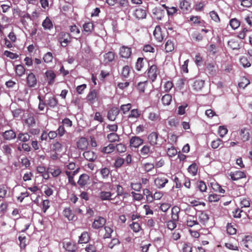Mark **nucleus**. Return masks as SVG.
Instances as JSON below:
<instances>
[{
    "instance_id": "f257e3e1",
    "label": "nucleus",
    "mask_w": 252,
    "mask_h": 252,
    "mask_svg": "<svg viewBox=\"0 0 252 252\" xmlns=\"http://www.w3.org/2000/svg\"><path fill=\"white\" fill-rule=\"evenodd\" d=\"M58 36L59 40L61 45L63 47H66L71 42L70 40V35L68 33L62 32L59 34Z\"/></svg>"
},
{
    "instance_id": "f03ea898",
    "label": "nucleus",
    "mask_w": 252,
    "mask_h": 252,
    "mask_svg": "<svg viewBox=\"0 0 252 252\" xmlns=\"http://www.w3.org/2000/svg\"><path fill=\"white\" fill-rule=\"evenodd\" d=\"M196 216L198 217V221L199 223L203 225H206V224L208 223L209 220V217L208 214L205 211H198Z\"/></svg>"
},
{
    "instance_id": "7ed1b4c3",
    "label": "nucleus",
    "mask_w": 252,
    "mask_h": 252,
    "mask_svg": "<svg viewBox=\"0 0 252 252\" xmlns=\"http://www.w3.org/2000/svg\"><path fill=\"white\" fill-rule=\"evenodd\" d=\"M168 183V179L164 176H158L154 180V184L158 189L163 188Z\"/></svg>"
},
{
    "instance_id": "20e7f679",
    "label": "nucleus",
    "mask_w": 252,
    "mask_h": 252,
    "mask_svg": "<svg viewBox=\"0 0 252 252\" xmlns=\"http://www.w3.org/2000/svg\"><path fill=\"white\" fill-rule=\"evenodd\" d=\"M76 145L79 150L84 151L87 149L89 146V142L86 138L82 137L78 139Z\"/></svg>"
},
{
    "instance_id": "39448f33",
    "label": "nucleus",
    "mask_w": 252,
    "mask_h": 252,
    "mask_svg": "<svg viewBox=\"0 0 252 252\" xmlns=\"http://www.w3.org/2000/svg\"><path fill=\"white\" fill-rule=\"evenodd\" d=\"M113 193L109 191H101L99 193V197L102 201H112L115 199V197L113 198Z\"/></svg>"
},
{
    "instance_id": "423d86ee",
    "label": "nucleus",
    "mask_w": 252,
    "mask_h": 252,
    "mask_svg": "<svg viewBox=\"0 0 252 252\" xmlns=\"http://www.w3.org/2000/svg\"><path fill=\"white\" fill-rule=\"evenodd\" d=\"M106 223V220L101 217H97L92 224V227L94 229L102 227Z\"/></svg>"
},
{
    "instance_id": "0eeeda50",
    "label": "nucleus",
    "mask_w": 252,
    "mask_h": 252,
    "mask_svg": "<svg viewBox=\"0 0 252 252\" xmlns=\"http://www.w3.org/2000/svg\"><path fill=\"white\" fill-rule=\"evenodd\" d=\"M229 176L233 181H237L246 177L245 173L240 170L230 172Z\"/></svg>"
},
{
    "instance_id": "6e6552de",
    "label": "nucleus",
    "mask_w": 252,
    "mask_h": 252,
    "mask_svg": "<svg viewBox=\"0 0 252 252\" xmlns=\"http://www.w3.org/2000/svg\"><path fill=\"white\" fill-rule=\"evenodd\" d=\"M158 75V68L157 66L155 65H152L148 72V75L149 78L154 81L157 78Z\"/></svg>"
},
{
    "instance_id": "1a4fd4ad",
    "label": "nucleus",
    "mask_w": 252,
    "mask_h": 252,
    "mask_svg": "<svg viewBox=\"0 0 252 252\" xmlns=\"http://www.w3.org/2000/svg\"><path fill=\"white\" fill-rule=\"evenodd\" d=\"M120 55L122 58L127 59L131 54V49L127 46H123L120 49Z\"/></svg>"
},
{
    "instance_id": "9d476101",
    "label": "nucleus",
    "mask_w": 252,
    "mask_h": 252,
    "mask_svg": "<svg viewBox=\"0 0 252 252\" xmlns=\"http://www.w3.org/2000/svg\"><path fill=\"white\" fill-rule=\"evenodd\" d=\"M143 143V140L138 136L132 137L129 141L131 147L137 148Z\"/></svg>"
},
{
    "instance_id": "9b49d317",
    "label": "nucleus",
    "mask_w": 252,
    "mask_h": 252,
    "mask_svg": "<svg viewBox=\"0 0 252 252\" xmlns=\"http://www.w3.org/2000/svg\"><path fill=\"white\" fill-rule=\"evenodd\" d=\"M199 224L197 216L188 215L186 219V224L188 227H191Z\"/></svg>"
},
{
    "instance_id": "f8f14e48",
    "label": "nucleus",
    "mask_w": 252,
    "mask_h": 252,
    "mask_svg": "<svg viewBox=\"0 0 252 252\" xmlns=\"http://www.w3.org/2000/svg\"><path fill=\"white\" fill-rule=\"evenodd\" d=\"M45 79L48 81L49 85H52L55 82L56 75L52 70H47L45 72Z\"/></svg>"
},
{
    "instance_id": "ddd939ff",
    "label": "nucleus",
    "mask_w": 252,
    "mask_h": 252,
    "mask_svg": "<svg viewBox=\"0 0 252 252\" xmlns=\"http://www.w3.org/2000/svg\"><path fill=\"white\" fill-rule=\"evenodd\" d=\"M119 112L120 110L118 108L113 107L111 108L108 112V119L111 121H114L116 116L119 114Z\"/></svg>"
},
{
    "instance_id": "4468645a",
    "label": "nucleus",
    "mask_w": 252,
    "mask_h": 252,
    "mask_svg": "<svg viewBox=\"0 0 252 252\" xmlns=\"http://www.w3.org/2000/svg\"><path fill=\"white\" fill-rule=\"evenodd\" d=\"M83 155L86 159L90 161H94L97 158L96 154L92 151H85Z\"/></svg>"
},
{
    "instance_id": "2eb2a0df",
    "label": "nucleus",
    "mask_w": 252,
    "mask_h": 252,
    "mask_svg": "<svg viewBox=\"0 0 252 252\" xmlns=\"http://www.w3.org/2000/svg\"><path fill=\"white\" fill-rule=\"evenodd\" d=\"M153 35L156 39L158 42H161L163 39V36L161 33V28L160 26H157L153 32Z\"/></svg>"
},
{
    "instance_id": "dca6fc26",
    "label": "nucleus",
    "mask_w": 252,
    "mask_h": 252,
    "mask_svg": "<svg viewBox=\"0 0 252 252\" xmlns=\"http://www.w3.org/2000/svg\"><path fill=\"white\" fill-rule=\"evenodd\" d=\"M171 220L178 222L179 220V213L180 212V208L176 206L172 207L171 210Z\"/></svg>"
},
{
    "instance_id": "f3484780",
    "label": "nucleus",
    "mask_w": 252,
    "mask_h": 252,
    "mask_svg": "<svg viewBox=\"0 0 252 252\" xmlns=\"http://www.w3.org/2000/svg\"><path fill=\"white\" fill-rule=\"evenodd\" d=\"M27 80L28 85L30 87H34L37 83L35 76L32 73H31L28 75Z\"/></svg>"
},
{
    "instance_id": "a211bd4d",
    "label": "nucleus",
    "mask_w": 252,
    "mask_h": 252,
    "mask_svg": "<svg viewBox=\"0 0 252 252\" xmlns=\"http://www.w3.org/2000/svg\"><path fill=\"white\" fill-rule=\"evenodd\" d=\"M90 177L86 174H82L78 181V184L81 187L86 185L89 181Z\"/></svg>"
},
{
    "instance_id": "6ab92c4d",
    "label": "nucleus",
    "mask_w": 252,
    "mask_h": 252,
    "mask_svg": "<svg viewBox=\"0 0 252 252\" xmlns=\"http://www.w3.org/2000/svg\"><path fill=\"white\" fill-rule=\"evenodd\" d=\"M158 138V133L156 132H153L149 135L148 137V140L151 145L155 146L157 144Z\"/></svg>"
},
{
    "instance_id": "aec40b11",
    "label": "nucleus",
    "mask_w": 252,
    "mask_h": 252,
    "mask_svg": "<svg viewBox=\"0 0 252 252\" xmlns=\"http://www.w3.org/2000/svg\"><path fill=\"white\" fill-rule=\"evenodd\" d=\"M42 26L45 30H50L53 27V23L48 17L43 21Z\"/></svg>"
},
{
    "instance_id": "412c9836",
    "label": "nucleus",
    "mask_w": 252,
    "mask_h": 252,
    "mask_svg": "<svg viewBox=\"0 0 252 252\" xmlns=\"http://www.w3.org/2000/svg\"><path fill=\"white\" fill-rule=\"evenodd\" d=\"M240 134L241 138L243 141H247L250 138L249 129L246 127L242 129L240 131Z\"/></svg>"
},
{
    "instance_id": "4be33fe9",
    "label": "nucleus",
    "mask_w": 252,
    "mask_h": 252,
    "mask_svg": "<svg viewBox=\"0 0 252 252\" xmlns=\"http://www.w3.org/2000/svg\"><path fill=\"white\" fill-rule=\"evenodd\" d=\"M134 15L138 19H144L146 16V11L142 8L136 9L134 13Z\"/></svg>"
},
{
    "instance_id": "5701e85b",
    "label": "nucleus",
    "mask_w": 252,
    "mask_h": 252,
    "mask_svg": "<svg viewBox=\"0 0 252 252\" xmlns=\"http://www.w3.org/2000/svg\"><path fill=\"white\" fill-rule=\"evenodd\" d=\"M2 136L5 140H11L14 139L16 137V134L12 130H6L3 133Z\"/></svg>"
},
{
    "instance_id": "b1692460",
    "label": "nucleus",
    "mask_w": 252,
    "mask_h": 252,
    "mask_svg": "<svg viewBox=\"0 0 252 252\" xmlns=\"http://www.w3.org/2000/svg\"><path fill=\"white\" fill-rule=\"evenodd\" d=\"M244 246L248 250L252 251V237L247 236L243 240Z\"/></svg>"
},
{
    "instance_id": "393cba45",
    "label": "nucleus",
    "mask_w": 252,
    "mask_h": 252,
    "mask_svg": "<svg viewBox=\"0 0 252 252\" xmlns=\"http://www.w3.org/2000/svg\"><path fill=\"white\" fill-rule=\"evenodd\" d=\"M152 151L149 146L145 145L140 150L141 155L145 158L148 157L149 155L152 153Z\"/></svg>"
},
{
    "instance_id": "a878e982",
    "label": "nucleus",
    "mask_w": 252,
    "mask_h": 252,
    "mask_svg": "<svg viewBox=\"0 0 252 252\" xmlns=\"http://www.w3.org/2000/svg\"><path fill=\"white\" fill-rule=\"evenodd\" d=\"M12 145L4 144L1 147V150L4 154L7 157H9L12 153Z\"/></svg>"
},
{
    "instance_id": "bb28decb",
    "label": "nucleus",
    "mask_w": 252,
    "mask_h": 252,
    "mask_svg": "<svg viewBox=\"0 0 252 252\" xmlns=\"http://www.w3.org/2000/svg\"><path fill=\"white\" fill-rule=\"evenodd\" d=\"M58 100L54 96L49 97L46 100V105L48 107L53 108L57 106Z\"/></svg>"
},
{
    "instance_id": "cd10ccee",
    "label": "nucleus",
    "mask_w": 252,
    "mask_h": 252,
    "mask_svg": "<svg viewBox=\"0 0 252 252\" xmlns=\"http://www.w3.org/2000/svg\"><path fill=\"white\" fill-rule=\"evenodd\" d=\"M115 150V146L113 144H109L107 146L104 147L102 150L101 152L104 154H111Z\"/></svg>"
},
{
    "instance_id": "c85d7f7f",
    "label": "nucleus",
    "mask_w": 252,
    "mask_h": 252,
    "mask_svg": "<svg viewBox=\"0 0 252 252\" xmlns=\"http://www.w3.org/2000/svg\"><path fill=\"white\" fill-rule=\"evenodd\" d=\"M64 248L68 252H73L76 250V245L72 242H67L63 245Z\"/></svg>"
},
{
    "instance_id": "c756f323",
    "label": "nucleus",
    "mask_w": 252,
    "mask_h": 252,
    "mask_svg": "<svg viewBox=\"0 0 252 252\" xmlns=\"http://www.w3.org/2000/svg\"><path fill=\"white\" fill-rule=\"evenodd\" d=\"M115 58V54L112 52H108L104 55V61L106 63L112 62Z\"/></svg>"
},
{
    "instance_id": "7c9ffc66",
    "label": "nucleus",
    "mask_w": 252,
    "mask_h": 252,
    "mask_svg": "<svg viewBox=\"0 0 252 252\" xmlns=\"http://www.w3.org/2000/svg\"><path fill=\"white\" fill-rule=\"evenodd\" d=\"M107 139L111 143L115 142L119 140V136L115 132H112L107 135Z\"/></svg>"
},
{
    "instance_id": "2f4dec72",
    "label": "nucleus",
    "mask_w": 252,
    "mask_h": 252,
    "mask_svg": "<svg viewBox=\"0 0 252 252\" xmlns=\"http://www.w3.org/2000/svg\"><path fill=\"white\" fill-rule=\"evenodd\" d=\"M90 240L89 234L87 232H83L79 237L78 242L79 243H87Z\"/></svg>"
},
{
    "instance_id": "473e14b6",
    "label": "nucleus",
    "mask_w": 252,
    "mask_h": 252,
    "mask_svg": "<svg viewBox=\"0 0 252 252\" xmlns=\"http://www.w3.org/2000/svg\"><path fill=\"white\" fill-rule=\"evenodd\" d=\"M63 215L68 220H73L75 218L74 214L70 208H65L63 210Z\"/></svg>"
},
{
    "instance_id": "72a5a7b5",
    "label": "nucleus",
    "mask_w": 252,
    "mask_h": 252,
    "mask_svg": "<svg viewBox=\"0 0 252 252\" xmlns=\"http://www.w3.org/2000/svg\"><path fill=\"white\" fill-rule=\"evenodd\" d=\"M188 172L192 176L196 175L198 171V167L196 163H193L189 166L188 169Z\"/></svg>"
},
{
    "instance_id": "f704fd0d",
    "label": "nucleus",
    "mask_w": 252,
    "mask_h": 252,
    "mask_svg": "<svg viewBox=\"0 0 252 252\" xmlns=\"http://www.w3.org/2000/svg\"><path fill=\"white\" fill-rule=\"evenodd\" d=\"M204 84V81L201 80H196L193 85V89L196 91L200 90L203 88Z\"/></svg>"
},
{
    "instance_id": "c9c22d12",
    "label": "nucleus",
    "mask_w": 252,
    "mask_h": 252,
    "mask_svg": "<svg viewBox=\"0 0 252 252\" xmlns=\"http://www.w3.org/2000/svg\"><path fill=\"white\" fill-rule=\"evenodd\" d=\"M116 193L115 198L127 194V193L124 191V188L119 184L116 185Z\"/></svg>"
},
{
    "instance_id": "e433bc0d",
    "label": "nucleus",
    "mask_w": 252,
    "mask_h": 252,
    "mask_svg": "<svg viewBox=\"0 0 252 252\" xmlns=\"http://www.w3.org/2000/svg\"><path fill=\"white\" fill-rule=\"evenodd\" d=\"M197 188L202 192H205L207 190V186L204 182L202 181H197L196 182Z\"/></svg>"
},
{
    "instance_id": "4c0bfd02",
    "label": "nucleus",
    "mask_w": 252,
    "mask_h": 252,
    "mask_svg": "<svg viewBox=\"0 0 252 252\" xmlns=\"http://www.w3.org/2000/svg\"><path fill=\"white\" fill-rule=\"evenodd\" d=\"M172 100V96L169 94H166L161 98L162 103L165 105H168Z\"/></svg>"
},
{
    "instance_id": "58836bf2",
    "label": "nucleus",
    "mask_w": 252,
    "mask_h": 252,
    "mask_svg": "<svg viewBox=\"0 0 252 252\" xmlns=\"http://www.w3.org/2000/svg\"><path fill=\"white\" fill-rule=\"evenodd\" d=\"M110 171L109 168L104 167L100 169V174L102 176V179H106L108 178Z\"/></svg>"
},
{
    "instance_id": "ea45409f",
    "label": "nucleus",
    "mask_w": 252,
    "mask_h": 252,
    "mask_svg": "<svg viewBox=\"0 0 252 252\" xmlns=\"http://www.w3.org/2000/svg\"><path fill=\"white\" fill-rule=\"evenodd\" d=\"M207 199L209 202H217L220 199V195L216 193H211L209 195Z\"/></svg>"
},
{
    "instance_id": "a19ab883",
    "label": "nucleus",
    "mask_w": 252,
    "mask_h": 252,
    "mask_svg": "<svg viewBox=\"0 0 252 252\" xmlns=\"http://www.w3.org/2000/svg\"><path fill=\"white\" fill-rule=\"evenodd\" d=\"M174 49V43L172 41L168 40L165 45V49L166 52L172 51Z\"/></svg>"
},
{
    "instance_id": "79ce46f5",
    "label": "nucleus",
    "mask_w": 252,
    "mask_h": 252,
    "mask_svg": "<svg viewBox=\"0 0 252 252\" xmlns=\"http://www.w3.org/2000/svg\"><path fill=\"white\" fill-rule=\"evenodd\" d=\"M226 231L229 235H234L236 233L237 230L231 223H228L226 226Z\"/></svg>"
},
{
    "instance_id": "37998d69",
    "label": "nucleus",
    "mask_w": 252,
    "mask_h": 252,
    "mask_svg": "<svg viewBox=\"0 0 252 252\" xmlns=\"http://www.w3.org/2000/svg\"><path fill=\"white\" fill-rule=\"evenodd\" d=\"M211 185L213 189L215 191H218L222 193H223L225 192L224 189H223L221 186L217 183H211Z\"/></svg>"
},
{
    "instance_id": "c03bdc74",
    "label": "nucleus",
    "mask_w": 252,
    "mask_h": 252,
    "mask_svg": "<svg viewBox=\"0 0 252 252\" xmlns=\"http://www.w3.org/2000/svg\"><path fill=\"white\" fill-rule=\"evenodd\" d=\"M51 149L53 151L60 152L62 150V145L59 142L56 141L52 144Z\"/></svg>"
},
{
    "instance_id": "a18cd8bd",
    "label": "nucleus",
    "mask_w": 252,
    "mask_h": 252,
    "mask_svg": "<svg viewBox=\"0 0 252 252\" xmlns=\"http://www.w3.org/2000/svg\"><path fill=\"white\" fill-rule=\"evenodd\" d=\"M129 226L134 232H138L141 230V226L140 223L137 222H132L129 225Z\"/></svg>"
},
{
    "instance_id": "49530a36",
    "label": "nucleus",
    "mask_w": 252,
    "mask_h": 252,
    "mask_svg": "<svg viewBox=\"0 0 252 252\" xmlns=\"http://www.w3.org/2000/svg\"><path fill=\"white\" fill-rule=\"evenodd\" d=\"M140 115V114L137 109H132L130 111V113L128 116L129 119H136L138 118Z\"/></svg>"
},
{
    "instance_id": "de8ad7c7",
    "label": "nucleus",
    "mask_w": 252,
    "mask_h": 252,
    "mask_svg": "<svg viewBox=\"0 0 252 252\" xmlns=\"http://www.w3.org/2000/svg\"><path fill=\"white\" fill-rule=\"evenodd\" d=\"M97 96L96 92L95 90L91 91L88 95V100L91 103H94Z\"/></svg>"
},
{
    "instance_id": "09e8293b",
    "label": "nucleus",
    "mask_w": 252,
    "mask_h": 252,
    "mask_svg": "<svg viewBox=\"0 0 252 252\" xmlns=\"http://www.w3.org/2000/svg\"><path fill=\"white\" fill-rule=\"evenodd\" d=\"M147 86V82L145 81L138 83L137 85V88L140 93H143L145 92V89H146Z\"/></svg>"
},
{
    "instance_id": "8fccbe9b",
    "label": "nucleus",
    "mask_w": 252,
    "mask_h": 252,
    "mask_svg": "<svg viewBox=\"0 0 252 252\" xmlns=\"http://www.w3.org/2000/svg\"><path fill=\"white\" fill-rule=\"evenodd\" d=\"M250 83V82L249 80L247 78L243 77L241 78V81L239 83L238 85L240 88H242L244 89Z\"/></svg>"
},
{
    "instance_id": "3c124183",
    "label": "nucleus",
    "mask_w": 252,
    "mask_h": 252,
    "mask_svg": "<svg viewBox=\"0 0 252 252\" xmlns=\"http://www.w3.org/2000/svg\"><path fill=\"white\" fill-rule=\"evenodd\" d=\"M83 29L85 32L91 33L94 29V25L91 22L85 23L83 25Z\"/></svg>"
},
{
    "instance_id": "603ef678",
    "label": "nucleus",
    "mask_w": 252,
    "mask_h": 252,
    "mask_svg": "<svg viewBox=\"0 0 252 252\" xmlns=\"http://www.w3.org/2000/svg\"><path fill=\"white\" fill-rule=\"evenodd\" d=\"M104 229L105 233L103 235V238H110L111 237V233L113 232V230L111 227L108 226H105L104 227Z\"/></svg>"
},
{
    "instance_id": "864d4df0",
    "label": "nucleus",
    "mask_w": 252,
    "mask_h": 252,
    "mask_svg": "<svg viewBox=\"0 0 252 252\" xmlns=\"http://www.w3.org/2000/svg\"><path fill=\"white\" fill-rule=\"evenodd\" d=\"M229 24L232 29L235 30L240 26V23L237 19L233 18L230 21Z\"/></svg>"
},
{
    "instance_id": "5fc2aeb1",
    "label": "nucleus",
    "mask_w": 252,
    "mask_h": 252,
    "mask_svg": "<svg viewBox=\"0 0 252 252\" xmlns=\"http://www.w3.org/2000/svg\"><path fill=\"white\" fill-rule=\"evenodd\" d=\"M125 159L121 157H118L115 159L114 162V167L116 168H119L121 167L123 164L124 163Z\"/></svg>"
},
{
    "instance_id": "6e6d98bb",
    "label": "nucleus",
    "mask_w": 252,
    "mask_h": 252,
    "mask_svg": "<svg viewBox=\"0 0 252 252\" xmlns=\"http://www.w3.org/2000/svg\"><path fill=\"white\" fill-rule=\"evenodd\" d=\"M130 187L131 189L135 191H139L142 188L141 183H131Z\"/></svg>"
},
{
    "instance_id": "4d7b16f0",
    "label": "nucleus",
    "mask_w": 252,
    "mask_h": 252,
    "mask_svg": "<svg viewBox=\"0 0 252 252\" xmlns=\"http://www.w3.org/2000/svg\"><path fill=\"white\" fill-rule=\"evenodd\" d=\"M15 71L17 74L21 76L25 73V69L22 65L19 64L15 67Z\"/></svg>"
},
{
    "instance_id": "13d9d810",
    "label": "nucleus",
    "mask_w": 252,
    "mask_h": 252,
    "mask_svg": "<svg viewBox=\"0 0 252 252\" xmlns=\"http://www.w3.org/2000/svg\"><path fill=\"white\" fill-rule=\"evenodd\" d=\"M115 149L118 153H122L126 151V147L124 144L119 143L116 145Z\"/></svg>"
},
{
    "instance_id": "bf43d9fd",
    "label": "nucleus",
    "mask_w": 252,
    "mask_h": 252,
    "mask_svg": "<svg viewBox=\"0 0 252 252\" xmlns=\"http://www.w3.org/2000/svg\"><path fill=\"white\" fill-rule=\"evenodd\" d=\"M30 138V136L28 133H20L18 136V139L22 142H27Z\"/></svg>"
},
{
    "instance_id": "052dcab7",
    "label": "nucleus",
    "mask_w": 252,
    "mask_h": 252,
    "mask_svg": "<svg viewBox=\"0 0 252 252\" xmlns=\"http://www.w3.org/2000/svg\"><path fill=\"white\" fill-rule=\"evenodd\" d=\"M130 71V67L128 65H126L123 67L122 70V75L125 78H127Z\"/></svg>"
},
{
    "instance_id": "680f3d73",
    "label": "nucleus",
    "mask_w": 252,
    "mask_h": 252,
    "mask_svg": "<svg viewBox=\"0 0 252 252\" xmlns=\"http://www.w3.org/2000/svg\"><path fill=\"white\" fill-rule=\"evenodd\" d=\"M50 172L54 177H57L62 173L61 170L59 167L50 169Z\"/></svg>"
},
{
    "instance_id": "e2e57ef3",
    "label": "nucleus",
    "mask_w": 252,
    "mask_h": 252,
    "mask_svg": "<svg viewBox=\"0 0 252 252\" xmlns=\"http://www.w3.org/2000/svg\"><path fill=\"white\" fill-rule=\"evenodd\" d=\"M240 63L244 67H248L251 66L250 63L248 61V59L246 57H242L240 59Z\"/></svg>"
},
{
    "instance_id": "0e129e2a",
    "label": "nucleus",
    "mask_w": 252,
    "mask_h": 252,
    "mask_svg": "<svg viewBox=\"0 0 252 252\" xmlns=\"http://www.w3.org/2000/svg\"><path fill=\"white\" fill-rule=\"evenodd\" d=\"M221 145H222V141L219 138L213 141L211 144L213 149H217Z\"/></svg>"
},
{
    "instance_id": "69168bd1",
    "label": "nucleus",
    "mask_w": 252,
    "mask_h": 252,
    "mask_svg": "<svg viewBox=\"0 0 252 252\" xmlns=\"http://www.w3.org/2000/svg\"><path fill=\"white\" fill-rule=\"evenodd\" d=\"M210 16L211 19L215 22H220V19L218 13L215 11H212L210 13Z\"/></svg>"
},
{
    "instance_id": "338daca9",
    "label": "nucleus",
    "mask_w": 252,
    "mask_h": 252,
    "mask_svg": "<svg viewBox=\"0 0 252 252\" xmlns=\"http://www.w3.org/2000/svg\"><path fill=\"white\" fill-rule=\"evenodd\" d=\"M18 239L20 241V247L22 249H24L26 245V237L24 235H20L18 237Z\"/></svg>"
},
{
    "instance_id": "774afa93",
    "label": "nucleus",
    "mask_w": 252,
    "mask_h": 252,
    "mask_svg": "<svg viewBox=\"0 0 252 252\" xmlns=\"http://www.w3.org/2000/svg\"><path fill=\"white\" fill-rule=\"evenodd\" d=\"M53 55L51 52H48L43 57V60L46 63H50L53 60Z\"/></svg>"
}]
</instances>
